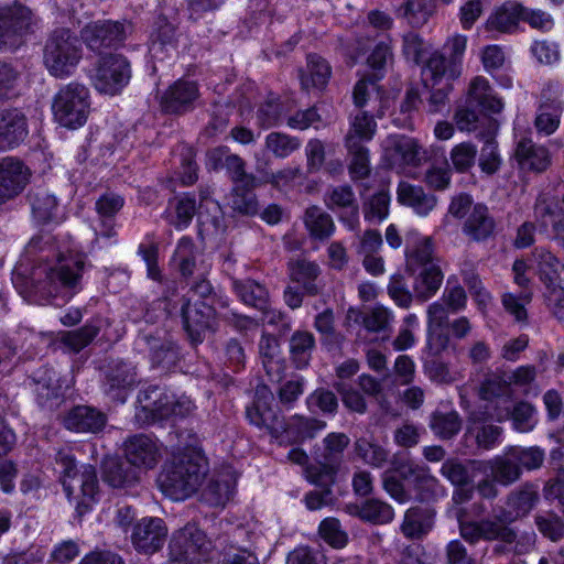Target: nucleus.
Masks as SVG:
<instances>
[{"mask_svg":"<svg viewBox=\"0 0 564 564\" xmlns=\"http://www.w3.org/2000/svg\"><path fill=\"white\" fill-rule=\"evenodd\" d=\"M25 254L36 264L29 275L15 272L12 281L26 301L41 304L59 293L72 296L80 289L84 261L64 256L51 232L32 237L25 247Z\"/></svg>","mask_w":564,"mask_h":564,"instance_id":"nucleus-1","label":"nucleus"},{"mask_svg":"<svg viewBox=\"0 0 564 564\" xmlns=\"http://www.w3.org/2000/svg\"><path fill=\"white\" fill-rule=\"evenodd\" d=\"M539 498L536 486L525 482L508 494L506 506L498 508L492 518L459 521V535L470 545L479 541H497L499 543L494 546V554H505L518 539V531L510 524L527 517L538 503Z\"/></svg>","mask_w":564,"mask_h":564,"instance_id":"nucleus-2","label":"nucleus"},{"mask_svg":"<svg viewBox=\"0 0 564 564\" xmlns=\"http://www.w3.org/2000/svg\"><path fill=\"white\" fill-rule=\"evenodd\" d=\"M82 56L80 41L72 30L57 28L50 33L43 50V63L52 76H69Z\"/></svg>","mask_w":564,"mask_h":564,"instance_id":"nucleus-3","label":"nucleus"},{"mask_svg":"<svg viewBox=\"0 0 564 564\" xmlns=\"http://www.w3.org/2000/svg\"><path fill=\"white\" fill-rule=\"evenodd\" d=\"M213 541L195 522L173 532L169 543L171 564H204L214 558Z\"/></svg>","mask_w":564,"mask_h":564,"instance_id":"nucleus-4","label":"nucleus"},{"mask_svg":"<svg viewBox=\"0 0 564 564\" xmlns=\"http://www.w3.org/2000/svg\"><path fill=\"white\" fill-rule=\"evenodd\" d=\"M205 471L191 456L184 455L166 466L159 476L161 490L172 500H184L200 486Z\"/></svg>","mask_w":564,"mask_h":564,"instance_id":"nucleus-5","label":"nucleus"},{"mask_svg":"<svg viewBox=\"0 0 564 564\" xmlns=\"http://www.w3.org/2000/svg\"><path fill=\"white\" fill-rule=\"evenodd\" d=\"M476 107L492 113H498L503 108L501 99L494 94L488 80L480 76L471 80L465 104L455 111L454 120L460 131H473L477 128L480 115Z\"/></svg>","mask_w":564,"mask_h":564,"instance_id":"nucleus-6","label":"nucleus"},{"mask_svg":"<svg viewBox=\"0 0 564 564\" xmlns=\"http://www.w3.org/2000/svg\"><path fill=\"white\" fill-rule=\"evenodd\" d=\"M52 109L59 124L72 129L83 126L90 109L88 89L78 83L62 87L54 97Z\"/></svg>","mask_w":564,"mask_h":564,"instance_id":"nucleus-7","label":"nucleus"},{"mask_svg":"<svg viewBox=\"0 0 564 564\" xmlns=\"http://www.w3.org/2000/svg\"><path fill=\"white\" fill-rule=\"evenodd\" d=\"M35 26L36 19L28 7L0 6V50L19 47Z\"/></svg>","mask_w":564,"mask_h":564,"instance_id":"nucleus-8","label":"nucleus"},{"mask_svg":"<svg viewBox=\"0 0 564 564\" xmlns=\"http://www.w3.org/2000/svg\"><path fill=\"white\" fill-rule=\"evenodd\" d=\"M138 402L141 410L150 414L152 421L164 420L170 416L184 417L194 409V404L188 398H175V395L169 394L158 386H151L141 391L138 395Z\"/></svg>","mask_w":564,"mask_h":564,"instance_id":"nucleus-9","label":"nucleus"},{"mask_svg":"<svg viewBox=\"0 0 564 564\" xmlns=\"http://www.w3.org/2000/svg\"><path fill=\"white\" fill-rule=\"evenodd\" d=\"M132 32L128 21L98 20L86 24L80 37L88 50L98 54L121 46Z\"/></svg>","mask_w":564,"mask_h":564,"instance_id":"nucleus-10","label":"nucleus"},{"mask_svg":"<svg viewBox=\"0 0 564 564\" xmlns=\"http://www.w3.org/2000/svg\"><path fill=\"white\" fill-rule=\"evenodd\" d=\"M130 76L128 59L120 54H109L99 59L93 79L97 90L116 95L128 84Z\"/></svg>","mask_w":564,"mask_h":564,"instance_id":"nucleus-11","label":"nucleus"},{"mask_svg":"<svg viewBox=\"0 0 564 564\" xmlns=\"http://www.w3.org/2000/svg\"><path fill=\"white\" fill-rule=\"evenodd\" d=\"M349 444V438L344 433H330L324 438L325 453L318 462V466H310L305 469L311 482L333 485L335 481V464Z\"/></svg>","mask_w":564,"mask_h":564,"instance_id":"nucleus-12","label":"nucleus"},{"mask_svg":"<svg viewBox=\"0 0 564 564\" xmlns=\"http://www.w3.org/2000/svg\"><path fill=\"white\" fill-rule=\"evenodd\" d=\"M423 159L422 147L413 138L392 134L384 141L383 160L392 170L401 171L405 166H419Z\"/></svg>","mask_w":564,"mask_h":564,"instance_id":"nucleus-13","label":"nucleus"},{"mask_svg":"<svg viewBox=\"0 0 564 564\" xmlns=\"http://www.w3.org/2000/svg\"><path fill=\"white\" fill-rule=\"evenodd\" d=\"M181 316L186 334L196 345L203 343L206 332L212 328L215 308L204 300L192 302L182 297Z\"/></svg>","mask_w":564,"mask_h":564,"instance_id":"nucleus-14","label":"nucleus"},{"mask_svg":"<svg viewBox=\"0 0 564 564\" xmlns=\"http://www.w3.org/2000/svg\"><path fill=\"white\" fill-rule=\"evenodd\" d=\"M167 527L163 519L144 517L132 528L131 543L142 554H154L160 551L167 538Z\"/></svg>","mask_w":564,"mask_h":564,"instance_id":"nucleus-15","label":"nucleus"},{"mask_svg":"<svg viewBox=\"0 0 564 564\" xmlns=\"http://www.w3.org/2000/svg\"><path fill=\"white\" fill-rule=\"evenodd\" d=\"M30 386L36 397L37 404L47 410H53L63 401V384L57 372L51 367L36 370L30 378Z\"/></svg>","mask_w":564,"mask_h":564,"instance_id":"nucleus-16","label":"nucleus"},{"mask_svg":"<svg viewBox=\"0 0 564 564\" xmlns=\"http://www.w3.org/2000/svg\"><path fill=\"white\" fill-rule=\"evenodd\" d=\"M30 170L18 159L0 160V204L20 195L30 180Z\"/></svg>","mask_w":564,"mask_h":564,"instance_id":"nucleus-17","label":"nucleus"},{"mask_svg":"<svg viewBox=\"0 0 564 564\" xmlns=\"http://www.w3.org/2000/svg\"><path fill=\"white\" fill-rule=\"evenodd\" d=\"M127 462L135 468L152 469L156 466L160 452L156 443L148 435L137 434L129 437L123 445Z\"/></svg>","mask_w":564,"mask_h":564,"instance_id":"nucleus-18","label":"nucleus"},{"mask_svg":"<svg viewBox=\"0 0 564 564\" xmlns=\"http://www.w3.org/2000/svg\"><path fill=\"white\" fill-rule=\"evenodd\" d=\"M267 399L272 400L271 392L265 389L258 390L257 400L246 409V416L251 424L265 427L273 437L280 438L282 417L278 411L269 405Z\"/></svg>","mask_w":564,"mask_h":564,"instance_id":"nucleus-19","label":"nucleus"},{"mask_svg":"<svg viewBox=\"0 0 564 564\" xmlns=\"http://www.w3.org/2000/svg\"><path fill=\"white\" fill-rule=\"evenodd\" d=\"M135 381L134 367L124 362H117L106 371L102 384L104 392L112 401L123 403Z\"/></svg>","mask_w":564,"mask_h":564,"instance_id":"nucleus-20","label":"nucleus"},{"mask_svg":"<svg viewBox=\"0 0 564 564\" xmlns=\"http://www.w3.org/2000/svg\"><path fill=\"white\" fill-rule=\"evenodd\" d=\"M63 424L76 433L97 434L105 429L107 415L89 405H76L64 415Z\"/></svg>","mask_w":564,"mask_h":564,"instance_id":"nucleus-21","label":"nucleus"},{"mask_svg":"<svg viewBox=\"0 0 564 564\" xmlns=\"http://www.w3.org/2000/svg\"><path fill=\"white\" fill-rule=\"evenodd\" d=\"M406 270L415 274L429 265H438L434 257V247L430 237H421L416 231H409L405 237Z\"/></svg>","mask_w":564,"mask_h":564,"instance_id":"nucleus-22","label":"nucleus"},{"mask_svg":"<svg viewBox=\"0 0 564 564\" xmlns=\"http://www.w3.org/2000/svg\"><path fill=\"white\" fill-rule=\"evenodd\" d=\"M199 97L195 82L177 80L170 86L161 98V107L167 113H184L193 109Z\"/></svg>","mask_w":564,"mask_h":564,"instance_id":"nucleus-23","label":"nucleus"},{"mask_svg":"<svg viewBox=\"0 0 564 564\" xmlns=\"http://www.w3.org/2000/svg\"><path fill=\"white\" fill-rule=\"evenodd\" d=\"M321 273V267L315 261L296 258L288 262L290 280L301 285L306 295L316 296L322 293L324 285L319 280Z\"/></svg>","mask_w":564,"mask_h":564,"instance_id":"nucleus-24","label":"nucleus"},{"mask_svg":"<svg viewBox=\"0 0 564 564\" xmlns=\"http://www.w3.org/2000/svg\"><path fill=\"white\" fill-rule=\"evenodd\" d=\"M28 119L18 108L0 110V149L20 144L28 135Z\"/></svg>","mask_w":564,"mask_h":564,"instance_id":"nucleus-25","label":"nucleus"},{"mask_svg":"<svg viewBox=\"0 0 564 564\" xmlns=\"http://www.w3.org/2000/svg\"><path fill=\"white\" fill-rule=\"evenodd\" d=\"M435 510L430 507L414 506L403 516L400 531L408 540H423L434 528Z\"/></svg>","mask_w":564,"mask_h":564,"instance_id":"nucleus-26","label":"nucleus"},{"mask_svg":"<svg viewBox=\"0 0 564 564\" xmlns=\"http://www.w3.org/2000/svg\"><path fill=\"white\" fill-rule=\"evenodd\" d=\"M501 434L502 429L494 424L484 412L474 411L469 414L465 436L474 437L478 448H494Z\"/></svg>","mask_w":564,"mask_h":564,"instance_id":"nucleus-27","label":"nucleus"},{"mask_svg":"<svg viewBox=\"0 0 564 564\" xmlns=\"http://www.w3.org/2000/svg\"><path fill=\"white\" fill-rule=\"evenodd\" d=\"M324 204L332 212L349 210V216H339L340 220L350 229H355L358 223L359 208L355 193L350 185H337L329 187L324 195Z\"/></svg>","mask_w":564,"mask_h":564,"instance_id":"nucleus-28","label":"nucleus"},{"mask_svg":"<svg viewBox=\"0 0 564 564\" xmlns=\"http://www.w3.org/2000/svg\"><path fill=\"white\" fill-rule=\"evenodd\" d=\"M202 257L199 248L195 245L193 239L188 236L182 237L176 245L173 262L176 264L181 275L184 279L198 275H204L206 268L203 261L198 259Z\"/></svg>","mask_w":564,"mask_h":564,"instance_id":"nucleus-29","label":"nucleus"},{"mask_svg":"<svg viewBox=\"0 0 564 564\" xmlns=\"http://www.w3.org/2000/svg\"><path fill=\"white\" fill-rule=\"evenodd\" d=\"M345 511L364 522L375 525L388 524L394 518L392 506L377 498L367 499L361 503H348Z\"/></svg>","mask_w":564,"mask_h":564,"instance_id":"nucleus-30","label":"nucleus"},{"mask_svg":"<svg viewBox=\"0 0 564 564\" xmlns=\"http://www.w3.org/2000/svg\"><path fill=\"white\" fill-rule=\"evenodd\" d=\"M514 158L522 170L536 173L545 171L551 164L549 150L530 138H522L518 142Z\"/></svg>","mask_w":564,"mask_h":564,"instance_id":"nucleus-31","label":"nucleus"},{"mask_svg":"<svg viewBox=\"0 0 564 564\" xmlns=\"http://www.w3.org/2000/svg\"><path fill=\"white\" fill-rule=\"evenodd\" d=\"M397 198L401 205L408 206L419 216H427L437 205V197L426 193L422 186L408 182H400L397 188Z\"/></svg>","mask_w":564,"mask_h":564,"instance_id":"nucleus-32","label":"nucleus"},{"mask_svg":"<svg viewBox=\"0 0 564 564\" xmlns=\"http://www.w3.org/2000/svg\"><path fill=\"white\" fill-rule=\"evenodd\" d=\"M326 427V422L316 417L292 415L286 422L282 420L281 437L294 444L314 438Z\"/></svg>","mask_w":564,"mask_h":564,"instance_id":"nucleus-33","label":"nucleus"},{"mask_svg":"<svg viewBox=\"0 0 564 564\" xmlns=\"http://www.w3.org/2000/svg\"><path fill=\"white\" fill-rule=\"evenodd\" d=\"M460 64L451 61L444 53L435 51L426 59L425 68L423 70V74L426 76L424 83L425 86H427L429 80H431L432 86H435L445 78L446 83L452 84L453 80L460 76Z\"/></svg>","mask_w":564,"mask_h":564,"instance_id":"nucleus-34","label":"nucleus"},{"mask_svg":"<svg viewBox=\"0 0 564 564\" xmlns=\"http://www.w3.org/2000/svg\"><path fill=\"white\" fill-rule=\"evenodd\" d=\"M302 220L310 238L313 240L326 241L336 229L333 217L317 205L308 206L302 216Z\"/></svg>","mask_w":564,"mask_h":564,"instance_id":"nucleus-35","label":"nucleus"},{"mask_svg":"<svg viewBox=\"0 0 564 564\" xmlns=\"http://www.w3.org/2000/svg\"><path fill=\"white\" fill-rule=\"evenodd\" d=\"M562 111L563 102L551 91H543L534 120L536 130L545 135L552 134L558 128Z\"/></svg>","mask_w":564,"mask_h":564,"instance_id":"nucleus-36","label":"nucleus"},{"mask_svg":"<svg viewBox=\"0 0 564 564\" xmlns=\"http://www.w3.org/2000/svg\"><path fill=\"white\" fill-rule=\"evenodd\" d=\"M495 227L496 224L488 207L476 204L466 218L463 232L474 241H482L494 234Z\"/></svg>","mask_w":564,"mask_h":564,"instance_id":"nucleus-37","label":"nucleus"},{"mask_svg":"<svg viewBox=\"0 0 564 564\" xmlns=\"http://www.w3.org/2000/svg\"><path fill=\"white\" fill-rule=\"evenodd\" d=\"M524 7L516 1H507L497 8L487 20V29L501 33H510L517 30Z\"/></svg>","mask_w":564,"mask_h":564,"instance_id":"nucleus-38","label":"nucleus"},{"mask_svg":"<svg viewBox=\"0 0 564 564\" xmlns=\"http://www.w3.org/2000/svg\"><path fill=\"white\" fill-rule=\"evenodd\" d=\"M348 159V174L352 182L364 181L371 174L369 149L364 143H356L349 139L345 143Z\"/></svg>","mask_w":564,"mask_h":564,"instance_id":"nucleus-39","label":"nucleus"},{"mask_svg":"<svg viewBox=\"0 0 564 564\" xmlns=\"http://www.w3.org/2000/svg\"><path fill=\"white\" fill-rule=\"evenodd\" d=\"M102 478L113 488H126L139 480V471L128 462L110 458L104 463Z\"/></svg>","mask_w":564,"mask_h":564,"instance_id":"nucleus-40","label":"nucleus"},{"mask_svg":"<svg viewBox=\"0 0 564 564\" xmlns=\"http://www.w3.org/2000/svg\"><path fill=\"white\" fill-rule=\"evenodd\" d=\"M443 278L440 265H429L417 270L413 281L415 299L425 302L434 296L442 285Z\"/></svg>","mask_w":564,"mask_h":564,"instance_id":"nucleus-41","label":"nucleus"},{"mask_svg":"<svg viewBox=\"0 0 564 564\" xmlns=\"http://www.w3.org/2000/svg\"><path fill=\"white\" fill-rule=\"evenodd\" d=\"M490 470L494 480L502 486H510L522 476L520 465L510 448L490 460Z\"/></svg>","mask_w":564,"mask_h":564,"instance_id":"nucleus-42","label":"nucleus"},{"mask_svg":"<svg viewBox=\"0 0 564 564\" xmlns=\"http://www.w3.org/2000/svg\"><path fill=\"white\" fill-rule=\"evenodd\" d=\"M332 69L326 59L317 54L307 55L306 69L301 72V85L304 89L323 88L330 77Z\"/></svg>","mask_w":564,"mask_h":564,"instance_id":"nucleus-43","label":"nucleus"},{"mask_svg":"<svg viewBox=\"0 0 564 564\" xmlns=\"http://www.w3.org/2000/svg\"><path fill=\"white\" fill-rule=\"evenodd\" d=\"M533 258L538 262L540 279L546 289L562 285L560 275L564 264L552 252L544 248H536L533 251Z\"/></svg>","mask_w":564,"mask_h":564,"instance_id":"nucleus-44","label":"nucleus"},{"mask_svg":"<svg viewBox=\"0 0 564 564\" xmlns=\"http://www.w3.org/2000/svg\"><path fill=\"white\" fill-rule=\"evenodd\" d=\"M29 200L36 221L45 224L56 219L58 210L57 198L46 189L37 188L30 192Z\"/></svg>","mask_w":564,"mask_h":564,"instance_id":"nucleus-45","label":"nucleus"},{"mask_svg":"<svg viewBox=\"0 0 564 564\" xmlns=\"http://www.w3.org/2000/svg\"><path fill=\"white\" fill-rule=\"evenodd\" d=\"M315 348L314 335L306 330H296L289 341L290 356L297 369L305 368Z\"/></svg>","mask_w":564,"mask_h":564,"instance_id":"nucleus-46","label":"nucleus"},{"mask_svg":"<svg viewBox=\"0 0 564 564\" xmlns=\"http://www.w3.org/2000/svg\"><path fill=\"white\" fill-rule=\"evenodd\" d=\"M234 289L240 300L257 310H265L269 302V293L264 285L254 280H235Z\"/></svg>","mask_w":564,"mask_h":564,"instance_id":"nucleus-47","label":"nucleus"},{"mask_svg":"<svg viewBox=\"0 0 564 564\" xmlns=\"http://www.w3.org/2000/svg\"><path fill=\"white\" fill-rule=\"evenodd\" d=\"M99 330V326L93 323H87L76 330L59 333L58 341L67 351L77 354L97 337Z\"/></svg>","mask_w":564,"mask_h":564,"instance_id":"nucleus-48","label":"nucleus"},{"mask_svg":"<svg viewBox=\"0 0 564 564\" xmlns=\"http://www.w3.org/2000/svg\"><path fill=\"white\" fill-rule=\"evenodd\" d=\"M463 421L458 412L434 411L431 414L429 426L441 440H451L462 430Z\"/></svg>","mask_w":564,"mask_h":564,"instance_id":"nucleus-49","label":"nucleus"},{"mask_svg":"<svg viewBox=\"0 0 564 564\" xmlns=\"http://www.w3.org/2000/svg\"><path fill=\"white\" fill-rule=\"evenodd\" d=\"M235 482L228 475L212 479L203 490L204 501L212 507L225 506L234 494Z\"/></svg>","mask_w":564,"mask_h":564,"instance_id":"nucleus-50","label":"nucleus"},{"mask_svg":"<svg viewBox=\"0 0 564 564\" xmlns=\"http://www.w3.org/2000/svg\"><path fill=\"white\" fill-rule=\"evenodd\" d=\"M397 12L410 25L419 28L424 25L433 14V4L430 0H404Z\"/></svg>","mask_w":564,"mask_h":564,"instance_id":"nucleus-51","label":"nucleus"},{"mask_svg":"<svg viewBox=\"0 0 564 564\" xmlns=\"http://www.w3.org/2000/svg\"><path fill=\"white\" fill-rule=\"evenodd\" d=\"M124 199L118 194L108 192L101 195L96 202V212L104 218V226L106 227L102 231L105 237H112L115 230L112 227V218L123 207Z\"/></svg>","mask_w":564,"mask_h":564,"instance_id":"nucleus-52","label":"nucleus"},{"mask_svg":"<svg viewBox=\"0 0 564 564\" xmlns=\"http://www.w3.org/2000/svg\"><path fill=\"white\" fill-rule=\"evenodd\" d=\"M264 147L274 158L285 159L301 148V140L283 132H270Z\"/></svg>","mask_w":564,"mask_h":564,"instance_id":"nucleus-53","label":"nucleus"},{"mask_svg":"<svg viewBox=\"0 0 564 564\" xmlns=\"http://www.w3.org/2000/svg\"><path fill=\"white\" fill-rule=\"evenodd\" d=\"M408 484L413 488L416 499L420 501H430L436 498L440 491L438 480L431 475L429 467L425 466Z\"/></svg>","mask_w":564,"mask_h":564,"instance_id":"nucleus-54","label":"nucleus"},{"mask_svg":"<svg viewBox=\"0 0 564 564\" xmlns=\"http://www.w3.org/2000/svg\"><path fill=\"white\" fill-rule=\"evenodd\" d=\"M377 130V123L372 116L367 112L356 115L350 123V128L345 137V143L351 138L356 143L370 141Z\"/></svg>","mask_w":564,"mask_h":564,"instance_id":"nucleus-55","label":"nucleus"},{"mask_svg":"<svg viewBox=\"0 0 564 564\" xmlns=\"http://www.w3.org/2000/svg\"><path fill=\"white\" fill-rule=\"evenodd\" d=\"M257 186L234 185L231 191V208L242 215L252 216L259 210L253 189Z\"/></svg>","mask_w":564,"mask_h":564,"instance_id":"nucleus-56","label":"nucleus"},{"mask_svg":"<svg viewBox=\"0 0 564 564\" xmlns=\"http://www.w3.org/2000/svg\"><path fill=\"white\" fill-rule=\"evenodd\" d=\"M145 338L148 344L151 346V360L153 366L170 368L176 362L178 351L175 344L169 340H164L159 344L155 338Z\"/></svg>","mask_w":564,"mask_h":564,"instance_id":"nucleus-57","label":"nucleus"},{"mask_svg":"<svg viewBox=\"0 0 564 564\" xmlns=\"http://www.w3.org/2000/svg\"><path fill=\"white\" fill-rule=\"evenodd\" d=\"M477 153V147L470 142L456 144L449 153L454 170L458 173L468 172L475 165Z\"/></svg>","mask_w":564,"mask_h":564,"instance_id":"nucleus-58","label":"nucleus"},{"mask_svg":"<svg viewBox=\"0 0 564 564\" xmlns=\"http://www.w3.org/2000/svg\"><path fill=\"white\" fill-rule=\"evenodd\" d=\"M223 165L234 185L258 186L256 176L246 172V162L238 154L226 155Z\"/></svg>","mask_w":564,"mask_h":564,"instance_id":"nucleus-59","label":"nucleus"},{"mask_svg":"<svg viewBox=\"0 0 564 564\" xmlns=\"http://www.w3.org/2000/svg\"><path fill=\"white\" fill-rule=\"evenodd\" d=\"M509 448L514 455L517 463L520 465L521 470H536L541 468L544 463L545 453L539 446H511Z\"/></svg>","mask_w":564,"mask_h":564,"instance_id":"nucleus-60","label":"nucleus"},{"mask_svg":"<svg viewBox=\"0 0 564 564\" xmlns=\"http://www.w3.org/2000/svg\"><path fill=\"white\" fill-rule=\"evenodd\" d=\"M21 75L15 65L0 62V101L10 99L17 94Z\"/></svg>","mask_w":564,"mask_h":564,"instance_id":"nucleus-61","label":"nucleus"},{"mask_svg":"<svg viewBox=\"0 0 564 564\" xmlns=\"http://www.w3.org/2000/svg\"><path fill=\"white\" fill-rule=\"evenodd\" d=\"M535 524L539 531L553 542L564 538V520L554 512H545L535 516Z\"/></svg>","mask_w":564,"mask_h":564,"instance_id":"nucleus-62","label":"nucleus"},{"mask_svg":"<svg viewBox=\"0 0 564 564\" xmlns=\"http://www.w3.org/2000/svg\"><path fill=\"white\" fill-rule=\"evenodd\" d=\"M318 533L321 538L333 547L341 549L348 542V535L336 518L324 519L318 527Z\"/></svg>","mask_w":564,"mask_h":564,"instance_id":"nucleus-63","label":"nucleus"},{"mask_svg":"<svg viewBox=\"0 0 564 564\" xmlns=\"http://www.w3.org/2000/svg\"><path fill=\"white\" fill-rule=\"evenodd\" d=\"M306 403L308 409H318L324 414L335 415L338 409V400L336 394L325 388H318L312 392Z\"/></svg>","mask_w":564,"mask_h":564,"instance_id":"nucleus-64","label":"nucleus"}]
</instances>
